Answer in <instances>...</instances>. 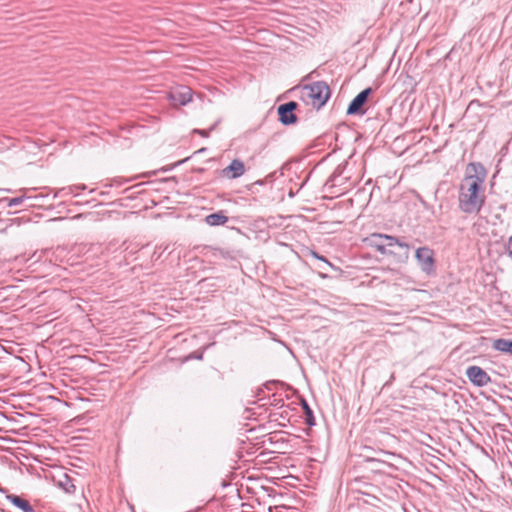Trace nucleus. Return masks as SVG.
I'll use <instances>...</instances> for the list:
<instances>
[{
	"instance_id": "nucleus-17",
	"label": "nucleus",
	"mask_w": 512,
	"mask_h": 512,
	"mask_svg": "<svg viewBox=\"0 0 512 512\" xmlns=\"http://www.w3.org/2000/svg\"><path fill=\"white\" fill-rule=\"evenodd\" d=\"M25 200L24 196H19L15 198H3L1 201H6L8 207H15L21 205Z\"/></svg>"
},
{
	"instance_id": "nucleus-18",
	"label": "nucleus",
	"mask_w": 512,
	"mask_h": 512,
	"mask_svg": "<svg viewBox=\"0 0 512 512\" xmlns=\"http://www.w3.org/2000/svg\"><path fill=\"white\" fill-rule=\"evenodd\" d=\"M217 123L213 124L209 130H202V129H195L194 130V133H197L199 134L200 136L202 137H208L209 136V133L210 131L214 130L215 127H216Z\"/></svg>"
},
{
	"instance_id": "nucleus-5",
	"label": "nucleus",
	"mask_w": 512,
	"mask_h": 512,
	"mask_svg": "<svg viewBox=\"0 0 512 512\" xmlns=\"http://www.w3.org/2000/svg\"><path fill=\"white\" fill-rule=\"evenodd\" d=\"M372 93L373 89L371 87H367L358 93L348 105L346 113L348 115H364L366 112L364 106Z\"/></svg>"
},
{
	"instance_id": "nucleus-11",
	"label": "nucleus",
	"mask_w": 512,
	"mask_h": 512,
	"mask_svg": "<svg viewBox=\"0 0 512 512\" xmlns=\"http://www.w3.org/2000/svg\"><path fill=\"white\" fill-rule=\"evenodd\" d=\"M171 99L175 104L186 105L192 99L191 90L185 87L183 91L172 92Z\"/></svg>"
},
{
	"instance_id": "nucleus-14",
	"label": "nucleus",
	"mask_w": 512,
	"mask_h": 512,
	"mask_svg": "<svg viewBox=\"0 0 512 512\" xmlns=\"http://www.w3.org/2000/svg\"><path fill=\"white\" fill-rule=\"evenodd\" d=\"M301 407L305 415V423L312 427L316 424L313 410L305 399L301 400Z\"/></svg>"
},
{
	"instance_id": "nucleus-20",
	"label": "nucleus",
	"mask_w": 512,
	"mask_h": 512,
	"mask_svg": "<svg viewBox=\"0 0 512 512\" xmlns=\"http://www.w3.org/2000/svg\"><path fill=\"white\" fill-rule=\"evenodd\" d=\"M395 379L394 373L390 376V379L384 384V386H388L391 384V382Z\"/></svg>"
},
{
	"instance_id": "nucleus-9",
	"label": "nucleus",
	"mask_w": 512,
	"mask_h": 512,
	"mask_svg": "<svg viewBox=\"0 0 512 512\" xmlns=\"http://www.w3.org/2000/svg\"><path fill=\"white\" fill-rule=\"evenodd\" d=\"M244 172V162L240 159H234L227 167L219 171V175L228 179H236L242 176Z\"/></svg>"
},
{
	"instance_id": "nucleus-19",
	"label": "nucleus",
	"mask_w": 512,
	"mask_h": 512,
	"mask_svg": "<svg viewBox=\"0 0 512 512\" xmlns=\"http://www.w3.org/2000/svg\"><path fill=\"white\" fill-rule=\"evenodd\" d=\"M341 174V168L340 166L336 168V170L334 171V173L332 174L330 180L333 181L337 176H339Z\"/></svg>"
},
{
	"instance_id": "nucleus-13",
	"label": "nucleus",
	"mask_w": 512,
	"mask_h": 512,
	"mask_svg": "<svg viewBox=\"0 0 512 512\" xmlns=\"http://www.w3.org/2000/svg\"><path fill=\"white\" fill-rule=\"evenodd\" d=\"M205 221L210 226L224 225L228 221V217L223 211H218L206 216Z\"/></svg>"
},
{
	"instance_id": "nucleus-10",
	"label": "nucleus",
	"mask_w": 512,
	"mask_h": 512,
	"mask_svg": "<svg viewBox=\"0 0 512 512\" xmlns=\"http://www.w3.org/2000/svg\"><path fill=\"white\" fill-rule=\"evenodd\" d=\"M6 499L23 512H36L33 506L21 496L16 494H7Z\"/></svg>"
},
{
	"instance_id": "nucleus-23",
	"label": "nucleus",
	"mask_w": 512,
	"mask_h": 512,
	"mask_svg": "<svg viewBox=\"0 0 512 512\" xmlns=\"http://www.w3.org/2000/svg\"><path fill=\"white\" fill-rule=\"evenodd\" d=\"M220 253L223 257H229V252H224L223 250H220Z\"/></svg>"
},
{
	"instance_id": "nucleus-24",
	"label": "nucleus",
	"mask_w": 512,
	"mask_h": 512,
	"mask_svg": "<svg viewBox=\"0 0 512 512\" xmlns=\"http://www.w3.org/2000/svg\"><path fill=\"white\" fill-rule=\"evenodd\" d=\"M0 491H3V489H2V488H0Z\"/></svg>"
},
{
	"instance_id": "nucleus-16",
	"label": "nucleus",
	"mask_w": 512,
	"mask_h": 512,
	"mask_svg": "<svg viewBox=\"0 0 512 512\" xmlns=\"http://www.w3.org/2000/svg\"><path fill=\"white\" fill-rule=\"evenodd\" d=\"M312 257H314L317 260H322V262L325 264V266L330 267L334 270H339L337 267H335L326 257L323 255H320L318 252L314 250H309L308 252Z\"/></svg>"
},
{
	"instance_id": "nucleus-12",
	"label": "nucleus",
	"mask_w": 512,
	"mask_h": 512,
	"mask_svg": "<svg viewBox=\"0 0 512 512\" xmlns=\"http://www.w3.org/2000/svg\"><path fill=\"white\" fill-rule=\"evenodd\" d=\"M492 347L497 351L512 355V339H496L493 341Z\"/></svg>"
},
{
	"instance_id": "nucleus-21",
	"label": "nucleus",
	"mask_w": 512,
	"mask_h": 512,
	"mask_svg": "<svg viewBox=\"0 0 512 512\" xmlns=\"http://www.w3.org/2000/svg\"><path fill=\"white\" fill-rule=\"evenodd\" d=\"M318 275H319V277H321L322 279H326V278H328V275H327L326 273L322 272V271H320V272L318 273Z\"/></svg>"
},
{
	"instance_id": "nucleus-7",
	"label": "nucleus",
	"mask_w": 512,
	"mask_h": 512,
	"mask_svg": "<svg viewBox=\"0 0 512 512\" xmlns=\"http://www.w3.org/2000/svg\"><path fill=\"white\" fill-rule=\"evenodd\" d=\"M297 108H298V103L295 101H289V102L279 105V107L277 109L279 121L285 126L296 124L298 118L295 114V110Z\"/></svg>"
},
{
	"instance_id": "nucleus-3",
	"label": "nucleus",
	"mask_w": 512,
	"mask_h": 512,
	"mask_svg": "<svg viewBox=\"0 0 512 512\" xmlns=\"http://www.w3.org/2000/svg\"><path fill=\"white\" fill-rule=\"evenodd\" d=\"M415 258L422 272L427 275L435 273V257L431 248L425 246L416 249Z\"/></svg>"
},
{
	"instance_id": "nucleus-4",
	"label": "nucleus",
	"mask_w": 512,
	"mask_h": 512,
	"mask_svg": "<svg viewBox=\"0 0 512 512\" xmlns=\"http://www.w3.org/2000/svg\"><path fill=\"white\" fill-rule=\"evenodd\" d=\"M410 245L404 241V238L396 237V243L386 246L384 255L393 256L398 262H406L410 257Z\"/></svg>"
},
{
	"instance_id": "nucleus-6",
	"label": "nucleus",
	"mask_w": 512,
	"mask_h": 512,
	"mask_svg": "<svg viewBox=\"0 0 512 512\" xmlns=\"http://www.w3.org/2000/svg\"><path fill=\"white\" fill-rule=\"evenodd\" d=\"M365 242L380 254H385L386 246H390L392 242L396 243V236L382 233H372L365 238Z\"/></svg>"
},
{
	"instance_id": "nucleus-1",
	"label": "nucleus",
	"mask_w": 512,
	"mask_h": 512,
	"mask_svg": "<svg viewBox=\"0 0 512 512\" xmlns=\"http://www.w3.org/2000/svg\"><path fill=\"white\" fill-rule=\"evenodd\" d=\"M468 170H472L474 174L466 176L460 185L458 200L460 210L472 214L478 213L485 203L482 185L486 178V170L480 163H470Z\"/></svg>"
},
{
	"instance_id": "nucleus-2",
	"label": "nucleus",
	"mask_w": 512,
	"mask_h": 512,
	"mask_svg": "<svg viewBox=\"0 0 512 512\" xmlns=\"http://www.w3.org/2000/svg\"><path fill=\"white\" fill-rule=\"evenodd\" d=\"M330 95V87L325 81H316L301 89V99L318 110L327 103Z\"/></svg>"
},
{
	"instance_id": "nucleus-8",
	"label": "nucleus",
	"mask_w": 512,
	"mask_h": 512,
	"mask_svg": "<svg viewBox=\"0 0 512 512\" xmlns=\"http://www.w3.org/2000/svg\"><path fill=\"white\" fill-rule=\"evenodd\" d=\"M466 376L469 381L477 387H484L491 382L489 374L476 365L469 366L466 369Z\"/></svg>"
},
{
	"instance_id": "nucleus-15",
	"label": "nucleus",
	"mask_w": 512,
	"mask_h": 512,
	"mask_svg": "<svg viewBox=\"0 0 512 512\" xmlns=\"http://www.w3.org/2000/svg\"><path fill=\"white\" fill-rule=\"evenodd\" d=\"M59 485L64 489L65 492L69 494H73L76 490L75 485L66 474L64 476V481H59Z\"/></svg>"
},
{
	"instance_id": "nucleus-22",
	"label": "nucleus",
	"mask_w": 512,
	"mask_h": 512,
	"mask_svg": "<svg viewBox=\"0 0 512 512\" xmlns=\"http://www.w3.org/2000/svg\"><path fill=\"white\" fill-rule=\"evenodd\" d=\"M206 150H207L206 148H201V149L197 150L194 154L204 153Z\"/></svg>"
}]
</instances>
